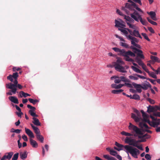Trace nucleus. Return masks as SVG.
<instances>
[{
  "label": "nucleus",
  "instance_id": "f257e3e1",
  "mask_svg": "<svg viewBox=\"0 0 160 160\" xmlns=\"http://www.w3.org/2000/svg\"><path fill=\"white\" fill-rule=\"evenodd\" d=\"M141 112L142 114L143 120L145 122H148L150 126L153 127H157L155 130H160V126L158 127L160 124V119H157L156 118L151 115L150 117L153 120L151 122L148 119V115L147 113L143 110H141Z\"/></svg>",
  "mask_w": 160,
  "mask_h": 160
},
{
  "label": "nucleus",
  "instance_id": "f03ea898",
  "mask_svg": "<svg viewBox=\"0 0 160 160\" xmlns=\"http://www.w3.org/2000/svg\"><path fill=\"white\" fill-rule=\"evenodd\" d=\"M141 112L142 114L143 120L145 122H148L150 126L153 127H157L155 130H160V126L158 127L160 124V119H157L156 118L151 115L150 117L153 120L151 122L148 119V115L147 113L143 110H141Z\"/></svg>",
  "mask_w": 160,
  "mask_h": 160
},
{
  "label": "nucleus",
  "instance_id": "7ed1b4c3",
  "mask_svg": "<svg viewBox=\"0 0 160 160\" xmlns=\"http://www.w3.org/2000/svg\"><path fill=\"white\" fill-rule=\"evenodd\" d=\"M112 49L115 52H119L118 54V55L124 57V59L126 61L131 62L133 61L132 59L129 57V56L132 57H135V54L131 51L128 50V51H126L124 49H121L116 47L113 48Z\"/></svg>",
  "mask_w": 160,
  "mask_h": 160
},
{
  "label": "nucleus",
  "instance_id": "20e7f679",
  "mask_svg": "<svg viewBox=\"0 0 160 160\" xmlns=\"http://www.w3.org/2000/svg\"><path fill=\"white\" fill-rule=\"evenodd\" d=\"M145 131H147L149 133H152V131H132L131 133L127 132L124 131L121 132V134L125 136H133L135 138H142L146 137L147 135V137L146 138H150V136L146 134H143Z\"/></svg>",
  "mask_w": 160,
  "mask_h": 160
},
{
  "label": "nucleus",
  "instance_id": "39448f33",
  "mask_svg": "<svg viewBox=\"0 0 160 160\" xmlns=\"http://www.w3.org/2000/svg\"><path fill=\"white\" fill-rule=\"evenodd\" d=\"M128 1L131 4L126 3L125 6L122 7V10L125 11L127 14L130 15L131 13H132L131 12H134L135 11H136L132 7L133 6H135L136 2L132 0H128Z\"/></svg>",
  "mask_w": 160,
  "mask_h": 160
},
{
  "label": "nucleus",
  "instance_id": "423d86ee",
  "mask_svg": "<svg viewBox=\"0 0 160 160\" xmlns=\"http://www.w3.org/2000/svg\"><path fill=\"white\" fill-rule=\"evenodd\" d=\"M130 16L132 18L137 22H138L139 20L142 24L144 25H146L148 23L146 20L142 19L141 15L136 11H135L132 13H131Z\"/></svg>",
  "mask_w": 160,
  "mask_h": 160
},
{
  "label": "nucleus",
  "instance_id": "0eeeda50",
  "mask_svg": "<svg viewBox=\"0 0 160 160\" xmlns=\"http://www.w3.org/2000/svg\"><path fill=\"white\" fill-rule=\"evenodd\" d=\"M134 112L136 114V115L133 113H131V118L134 119L136 122H139L141 119V114L140 112L137 109H134Z\"/></svg>",
  "mask_w": 160,
  "mask_h": 160
},
{
  "label": "nucleus",
  "instance_id": "6e6552de",
  "mask_svg": "<svg viewBox=\"0 0 160 160\" xmlns=\"http://www.w3.org/2000/svg\"><path fill=\"white\" fill-rule=\"evenodd\" d=\"M14 79L15 80L13 82V83L10 82L8 84H6V87L8 89H13L12 91L14 92H15V91L17 90V89H16L15 87L18 84V81L17 80V79Z\"/></svg>",
  "mask_w": 160,
  "mask_h": 160
},
{
  "label": "nucleus",
  "instance_id": "1a4fd4ad",
  "mask_svg": "<svg viewBox=\"0 0 160 160\" xmlns=\"http://www.w3.org/2000/svg\"><path fill=\"white\" fill-rule=\"evenodd\" d=\"M129 32L130 35L133 36L135 37H138L141 39H142V37L140 35L138 31L136 30H134L133 31L128 28H125Z\"/></svg>",
  "mask_w": 160,
  "mask_h": 160
},
{
  "label": "nucleus",
  "instance_id": "9d476101",
  "mask_svg": "<svg viewBox=\"0 0 160 160\" xmlns=\"http://www.w3.org/2000/svg\"><path fill=\"white\" fill-rule=\"evenodd\" d=\"M114 67L116 70L121 72H126L124 68L118 63H115Z\"/></svg>",
  "mask_w": 160,
  "mask_h": 160
},
{
  "label": "nucleus",
  "instance_id": "9b49d317",
  "mask_svg": "<svg viewBox=\"0 0 160 160\" xmlns=\"http://www.w3.org/2000/svg\"><path fill=\"white\" fill-rule=\"evenodd\" d=\"M114 80V82L116 83H119L121 81L125 82H128L129 80L124 76H118V78Z\"/></svg>",
  "mask_w": 160,
  "mask_h": 160
},
{
  "label": "nucleus",
  "instance_id": "f8f14e48",
  "mask_svg": "<svg viewBox=\"0 0 160 160\" xmlns=\"http://www.w3.org/2000/svg\"><path fill=\"white\" fill-rule=\"evenodd\" d=\"M117 12L120 15L123 16L124 17V18L127 21L130 22H132L134 21L129 16L125 15L124 14H122V13L119 10L117 9Z\"/></svg>",
  "mask_w": 160,
  "mask_h": 160
},
{
  "label": "nucleus",
  "instance_id": "ddd939ff",
  "mask_svg": "<svg viewBox=\"0 0 160 160\" xmlns=\"http://www.w3.org/2000/svg\"><path fill=\"white\" fill-rule=\"evenodd\" d=\"M37 139L41 142L43 143L44 141L43 137L41 135L40 131H34Z\"/></svg>",
  "mask_w": 160,
  "mask_h": 160
},
{
  "label": "nucleus",
  "instance_id": "4468645a",
  "mask_svg": "<svg viewBox=\"0 0 160 160\" xmlns=\"http://www.w3.org/2000/svg\"><path fill=\"white\" fill-rule=\"evenodd\" d=\"M130 153L132 155V156L135 158H137V155L139 153V151L138 150L135 148H132Z\"/></svg>",
  "mask_w": 160,
  "mask_h": 160
},
{
  "label": "nucleus",
  "instance_id": "2eb2a0df",
  "mask_svg": "<svg viewBox=\"0 0 160 160\" xmlns=\"http://www.w3.org/2000/svg\"><path fill=\"white\" fill-rule=\"evenodd\" d=\"M18 77V73L17 72L13 73L12 75L11 74L7 77V79L9 80L11 82H13V78L14 79H17Z\"/></svg>",
  "mask_w": 160,
  "mask_h": 160
},
{
  "label": "nucleus",
  "instance_id": "dca6fc26",
  "mask_svg": "<svg viewBox=\"0 0 160 160\" xmlns=\"http://www.w3.org/2000/svg\"><path fill=\"white\" fill-rule=\"evenodd\" d=\"M127 38L129 40H131V43L132 45L133 43H138L139 42V40L137 38L130 35L127 36Z\"/></svg>",
  "mask_w": 160,
  "mask_h": 160
},
{
  "label": "nucleus",
  "instance_id": "f3484780",
  "mask_svg": "<svg viewBox=\"0 0 160 160\" xmlns=\"http://www.w3.org/2000/svg\"><path fill=\"white\" fill-rule=\"evenodd\" d=\"M150 58L152 60H150L149 62L151 64H153L155 62H160V59L157 57L151 56Z\"/></svg>",
  "mask_w": 160,
  "mask_h": 160
},
{
  "label": "nucleus",
  "instance_id": "a211bd4d",
  "mask_svg": "<svg viewBox=\"0 0 160 160\" xmlns=\"http://www.w3.org/2000/svg\"><path fill=\"white\" fill-rule=\"evenodd\" d=\"M147 13L150 15L151 18L154 21H157V19L156 17V14L155 12L153 11L148 12Z\"/></svg>",
  "mask_w": 160,
  "mask_h": 160
},
{
  "label": "nucleus",
  "instance_id": "6ab92c4d",
  "mask_svg": "<svg viewBox=\"0 0 160 160\" xmlns=\"http://www.w3.org/2000/svg\"><path fill=\"white\" fill-rule=\"evenodd\" d=\"M133 86L136 88L137 91L139 93H141L142 92L141 85L139 84H137L135 83H132Z\"/></svg>",
  "mask_w": 160,
  "mask_h": 160
},
{
  "label": "nucleus",
  "instance_id": "aec40b11",
  "mask_svg": "<svg viewBox=\"0 0 160 160\" xmlns=\"http://www.w3.org/2000/svg\"><path fill=\"white\" fill-rule=\"evenodd\" d=\"M139 126L142 129H140V130H144L143 129L145 128L146 129H150L148 125L145 122H140L139 124ZM145 130H147V129H145Z\"/></svg>",
  "mask_w": 160,
  "mask_h": 160
},
{
  "label": "nucleus",
  "instance_id": "412c9836",
  "mask_svg": "<svg viewBox=\"0 0 160 160\" xmlns=\"http://www.w3.org/2000/svg\"><path fill=\"white\" fill-rule=\"evenodd\" d=\"M12 102L16 104H18V101L16 97L14 96H10L8 98Z\"/></svg>",
  "mask_w": 160,
  "mask_h": 160
},
{
  "label": "nucleus",
  "instance_id": "4be33fe9",
  "mask_svg": "<svg viewBox=\"0 0 160 160\" xmlns=\"http://www.w3.org/2000/svg\"><path fill=\"white\" fill-rule=\"evenodd\" d=\"M30 142L31 145L34 148H37L38 147V144L36 141L32 139H30Z\"/></svg>",
  "mask_w": 160,
  "mask_h": 160
},
{
  "label": "nucleus",
  "instance_id": "5701e85b",
  "mask_svg": "<svg viewBox=\"0 0 160 160\" xmlns=\"http://www.w3.org/2000/svg\"><path fill=\"white\" fill-rule=\"evenodd\" d=\"M128 128L130 130H141L137 127L133 125L131 122H129V125L128 126Z\"/></svg>",
  "mask_w": 160,
  "mask_h": 160
},
{
  "label": "nucleus",
  "instance_id": "b1692460",
  "mask_svg": "<svg viewBox=\"0 0 160 160\" xmlns=\"http://www.w3.org/2000/svg\"><path fill=\"white\" fill-rule=\"evenodd\" d=\"M156 111V108L155 107H154L149 105L148 107L147 112L148 113H150L151 112H153L154 111Z\"/></svg>",
  "mask_w": 160,
  "mask_h": 160
},
{
  "label": "nucleus",
  "instance_id": "393cba45",
  "mask_svg": "<svg viewBox=\"0 0 160 160\" xmlns=\"http://www.w3.org/2000/svg\"><path fill=\"white\" fill-rule=\"evenodd\" d=\"M124 85V84H120L118 85H116L115 84H112L111 85L112 87L113 88L118 89L121 88Z\"/></svg>",
  "mask_w": 160,
  "mask_h": 160
},
{
  "label": "nucleus",
  "instance_id": "a878e982",
  "mask_svg": "<svg viewBox=\"0 0 160 160\" xmlns=\"http://www.w3.org/2000/svg\"><path fill=\"white\" fill-rule=\"evenodd\" d=\"M33 120V121H32V122L34 123V124L36 126H40L41 123L39 121V120L35 117H33L32 118Z\"/></svg>",
  "mask_w": 160,
  "mask_h": 160
},
{
  "label": "nucleus",
  "instance_id": "bb28decb",
  "mask_svg": "<svg viewBox=\"0 0 160 160\" xmlns=\"http://www.w3.org/2000/svg\"><path fill=\"white\" fill-rule=\"evenodd\" d=\"M124 148L125 149V151L128 153L129 152L130 153V151H131L132 147L129 146L128 145H125L123 146Z\"/></svg>",
  "mask_w": 160,
  "mask_h": 160
},
{
  "label": "nucleus",
  "instance_id": "cd10ccee",
  "mask_svg": "<svg viewBox=\"0 0 160 160\" xmlns=\"http://www.w3.org/2000/svg\"><path fill=\"white\" fill-rule=\"evenodd\" d=\"M20 156L22 160H24L27 158V152L25 151L23 153L21 152L20 153Z\"/></svg>",
  "mask_w": 160,
  "mask_h": 160
},
{
  "label": "nucleus",
  "instance_id": "c85d7f7f",
  "mask_svg": "<svg viewBox=\"0 0 160 160\" xmlns=\"http://www.w3.org/2000/svg\"><path fill=\"white\" fill-rule=\"evenodd\" d=\"M13 154V152H9L6 153L5 155L6 156V158H7V159L10 160Z\"/></svg>",
  "mask_w": 160,
  "mask_h": 160
},
{
  "label": "nucleus",
  "instance_id": "c756f323",
  "mask_svg": "<svg viewBox=\"0 0 160 160\" xmlns=\"http://www.w3.org/2000/svg\"><path fill=\"white\" fill-rule=\"evenodd\" d=\"M125 28H124V29H122L119 28H118V30L123 32L125 35L126 37L127 38V36L128 35V33L127 31V30Z\"/></svg>",
  "mask_w": 160,
  "mask_h": 160
},
{
  "label": "nucleus",
  "instance_id": "7c9ffc66",
  "mask_svg": "<svg viewBox=\"0 0 160 160\" xmlns=\"http://www.w3.org/2000/svg\"><path fill=\"white\" fill-rule=\"evenodd\" d=\"M103 157L104 158L108 160H117L115 158L110 157L109 155H104Z\"/></svg>",
  "mask_w": 160,
  "mask_h": 160
},
{
  "label": "nucleus",
  "instance_id": "2f4dec72",
  "mask_svg": "<svg viewBox=\"0 0 160 160\" xmlns=\"http://www.w3.org/2000/svg\"><path fill=\"white\" fill-rule=\"evenodd\" d=\"M20 97H22V96L25 98L27 96H30L31 95L28 93H25L22 91H21L20 92Z\"/></svg>",
  "mask_w": 160,
  "mask_h": 160
},
{
  "label": "nucleus",
  "instance_id": "473e14b6",
  "mask_svg": "<svg viewBox=\"0 0 160 160\" xmlns=\"http://www.w3.org/2000/svg\"><path fill=\"white\" fill-rule=\"evenodd\" d=\"M132 68L133 69V70L136 72L140 73H142V72L141 70H140V69H138L135 67L132 66Z\"/></svg>",
  "mask_w": 160,
  "mask_h": 160
},
{
  "label": "nucleus",
  "instance_id": "72a5a7b5",
  "mask_svg": "<svg viewBox=\"0 0 160 160\" xmlns=\"http://www.w3.org/2000/svg\"><path fill=\"white\" fill-rule=\"evenodd\" d=\"M26 133L30 138H33L34 137V136L31 131H25Z\"/></svg>",
  "mask_w": 160,
  "mask_h": 160
},
{
  "label": "nucleus",
  "instance_id": "f704fd0d",
  "mask_svg": "<svg viewBox=\"0 0 160 160\" xmlns=\"http://www.w3.org/2000/svg\"><path fill=\"white\" fill-rule=\"evenodd\" d=\"M127 23L130 28H132L134 30H136L137 28V27L135 25L132 24L129 22H127Z\"/></svg>",
  "mask_w": 160,
  "mask_h": 160
},
{
  "label": "nucleus",
  "instance_id": "c9c22d12",
  "mask_svg": "<svg viewBox=\"0 0 160 160\" xmlns=\"http://www.w3.org/2000/svg\"><path fill=\"white\" fill-rule=\"evenodd\" d=\"M28 101L33 105H35L36 103L39 102V101L37 99H33L32 98H29L28 99Z\"/></svg>",
  "mask_w": 160,
  "mask_h": 160
},
{
  "label": "nucleus",
  "instance_id": "e433bc0d",
  "mask_svg": "<svg viewBox=\"0 0 160 160\" xmlns=\"http://www.w3.org/2000/svg\"><path fill=\"white\" fill-rule=\"evenodd\" d=\"M123 91L122 89H119L118 90H112V92L113 94H118Z\"/></svg>",
  "mask_w": 160,
  "mask_h": 160
},
{
  "label": "nucleus",
  "instance_id": "4c0bfd02",
  "mask_svg": "<svg viewBox=\"0 0 160 160\" xmlns=\"http://www.w3.org/2000/svg\"><path fill=\"white\" fill-rule=\"evenodd\" d=\"M35 111H29L28 112L30 114V115L34 117H38V115H37L36 113L34 112Z\"/></svg>",
  "mask_w": 160,
  "mask_h": 160
},
{
  "label": "nucleus",
  "instance_id": "58836bf2",
  "mask_svg": "<svg viewBox=\"0 0 160 160\" xmlns=\"http://www.w3.org/2000/svg\"><path fill=\"white\" fill-rule=\"evenodd\" d=\"M148 136L147 135L146 137H144L143 138H143L141 140H139L137 141L136 140V143L137 144H138V143L139 142H144L146 141V139H147L146 138V137H147Z\"/></svg>",
  "mask_w": 160,
  "mask_h": 160
},
{
  "label": "nucleus",
  "instance_id": "ea45409f",
  "mask_svg": "<svg viewBox=\"0 0 160 160\" xmlns=\"http://www.w3.org/2000/svg\"><path fill=\"white\" fill-rule=\"evenodd\" d=\"M131 99H133L135 100H139L140 99V97L138 94H134L132 97H131Z\"/></svg>",
  "mask_w": 160,
  "mask_h": 160
},
{
  "label": "nucleus",
  "instance_id": "a19ab883",
  "mask_svg": "<svg viewBox=\"0 0 160 160\" xmlns=\"http://www.w3.org/2000/svg\"><path fill=\"white\" fill-rule=\"evenodd\" d=\"M147 19L148 22H150V23H151V24H152V25H157V23L156 22H155L149 18L147 17Z\"/></svg>",
  "mask_w": 160,
  "mask_h": 160
},
{
  "label": "nucleus",
  "instance_id": "79ce46f5",
  "mask_svg": "<svg viewBox=\"0 0 160 160\" xmlns=\"http://www.w3.org/2000/svg\"><path fill=\"white\" fill-rule=\"evenodd\" d=\"M136 62L138 63V64L140 66H142L143 64H144L142 62V60L137 58H136Z\"/></svg>",
  "mask_w": 160,
  "mask_h": 160
},
{
  "label": "nucleus",
  "instance_id": "37998d69",
  "mask_svg": "<svg viewBox=\"0 0 160 160\" xmlns=\"http://www.w3.org/2000/svg\"><path fill=\"white\" fill-rule=\"evenodd\" d=\"M136 144H137L136 143V140L132 139L130 143H129V145L135 147V146H136Z\"/></svg>",
  "mask_w": 160,
  "mask_h": 160
},
{
  "label": "nucleus",
  "instance_id": "c03bdc74",
  "mask_svg": "<svg viewBox=\"0 0 160 160\" xmlns=\"http://www.w3.org/2000/svg\"><path fill=\"white\" fill-rule=\"evenodd\" d=\"M133 51L134 53H136L137 52H140L141 53H143L142 51L141 50L135 47L133 48Z\"/></svg>",
  "mask_w": 160,
  "mask_h": 160
},
{
  "label": "nucleus",
  "instance_id": "a18cd8bd",
  "mask_svg": "<svg viewBox=\"0 0 160 160\" xmlns=\"http://www.w3.org/2000/svg\"><path fill=\"white\" fill-rule=\"evenodd\" d=\"M115 26L116 27H122L121 26V23L119 22V21L117 20H115Z\"/></svg>",
  "mask_w": 160,
  "mask_h": 160
},
{
  "label": "nucleus",
  "instance_id": "49530a36",
  "mask_svg": "<svg viewBox=\"0 0 160 160\" xmlns=\"http://www.w3.org/2000/svg\"><path fill=\"white\" fill-rule=\"evenodd\" d=\"M27 107L30 109V110L29 111H35V110L36 109V108L35 107H32L29 104L27 105Z\"/></svg>",
  "mask_w": 160,
  "mask_h": 160
},
{
  "label": "nucleus",
  "instance_id": "de8ad7c7",
  "mask_svg": "<svg viewBox=\"0 0 160 160\" xmlns=\"http://www.w3.org/2000/svg\"><path fill=\"white\" fill-rule=\"evenodd\" d=\"M148 74L151 77L154 78H157V76L156 75H155L154 73L153 72H149L148 73Z\"/></svg>",
  "mask_w": 160,
  "mask_h": 160
},
{
  "label": "nucleus",
  "instance_id": "09e8293b",
  "mask_svg": "<svg viewBox=\"0 0 160 160\" xmlns=\"http://www.w3.org/2000/svg\"><path fill=\"white\" fill-rule=\"evenodd\" d=\"M115 63H118V64H121L122 65L124 64L123 61L120 58H118L117 59V60L116 62Z\"/></svg>",
  "mask_w": 160,
  "mask_h": 160
},
{
  "label": "nucleus",
  "instance_id": "8fccbe9b",
  "mask_svg": "<svg viewBox=\"0 0 160 160\" xmlns=\"http://www.w3.org/2000/svg\"><path fill=\"white\" fill-rule=\"evenodd\" d=\"M11 90H9V92H7L6 93V94L8 95H12V93L13 94H15L16 92L17 91H15V92H14L13 91V89H10Z\"/></svg>",
  "mask_w": 160,
  "mask_h": 160
},
{
  "label": "nucleus",
  "instance_id": "3c124183",
  "mask_svg": "<svg viewBox=\"0 0 160 160\" xmlns=\"http://www.w3.org/2000/svg\"><path fill=\"white\" fill-rule=\"evenodd\" d=\"M120 45L126 48H129L128 45L125 42H121L120 43Z\"/></svg>",
  "mask_w": 160,
  "mask_h": 160
},
{
  "label": "nucleus",
  "instance_id": "603ef678",
  "mask_svg": "<svg viewBox=\"0 0 160 160\" xmlns=\"http://www.w3.org/2000/svg\"><path fill=\"white\" fill-rule=\"evenodd\" d=\"M137 57H140L142 59H144V57L143 54H142V53H141L140 52H138L137 53Z\"/></svg>",
  "mask_w": 160,
  "mask_h": 160
},
{
  "label": "nucleus",
  "instance_id": "864d4df0",
  "mask_svg": "<svg viewBox=\"0 0 160 160\" xmlns=\"http://www.w3.org/2000/svg\"><path fill=\"white\" fill-rule=\"evenodd\" d=\"M18 155L19 153H17L14 154L12 158V160H17L18 159Z\"/></svg>",
  "mask_w": 160,
  "mask_h": 160
},
{
  "label": "nucleus",
  "instance_id": "5fc2aeb1",
  "mask_svg": "<svg viewBox=\"0 0 160 160\" xmlns=\"http://www.w3.org/2000/svg\"><path fill=\"white\" fill-rule=\"evenodd\" d=\"M132 139L131 138H130L127 137L125 139V142L129 144V143H130Z\"/></svg>",
  "mask_w": 160,
  "mask_h": 160
},
{
  "label": "nucleus",
  "instance_id": "6e6d98bb",
  "mask_svg": "<svg viewBox=\"0 0 160 160\" xmlns=\"http://www.w3.org/2000/svg\"><path fill=\"white\" fill-rule=\"evenodd\" d=\"M142 35L144 37V38L148 41H150V39L149 38L147 34L145 33H142Z\"/></svg>",
  "mask_w": 160,
  "mask_h": 160
},
{
  "label": "nucleus",
  "instance_id": "4d7b16f0",
  "mask_svg": "<svg viewBox=\"0 0 160 160\" xmlns=\"http://www.w3.org/2000/svg\"><path fill=\"white\" fill-rule=\"evenodd\" d=\"M147 100L151 104H154L155 103L154 100L150 98H148L147 99Z\"/></svg>",
  "mask_w": 160,
  "mask_h": 160
},
{
  "label": "nucleus",
  "instance_id": "13d9d810",
  "mask_svg": "<svg viewBox=\"0 0 160 160\" xmlns=\"http://www.w3.org/2000/svg\"><path fill=\"white\" fill-rule=\"evenodd\" d=\"M110 154L112 155L116 156L117 154V152L114 150H112V151H110Z\"/></svg>",
  "mask_w": 160,
  "mask_h": 160
},
{
  "label": "nucleus",
  "instance_id": "bf43d9fd",
  "mask_svg": "<svg viewBox=\"0 0 160 160\" xmlns=\"http://www.w3.org/2000/svg\"><path fill=\"white\" fill-rule=\"evenodd\" d=\"M129 78L131 79H133L134 80H137L138 79V77L132 75L129 76Z\"/></svg>",
  "mask_w": 160,
  "mask_h": 160
},
{
  "label": "nucleus",
  "instance_id": "052dcab7",
  "mask_svg": "<svg viewBox=\"0 0 160 160\" xmlns=\"http://www.w3.org/2000/svg\"><path fill=\"white\" fill-rule=\"evenodd\" d=\"M145 157L147 160H151V156L149 154H146L145 156Z\"/></svg>",
  "mask_w": 160,
  "mask_h": 160
},
{
  "label": "nucleus",
  "instance_id": "680f3d73",
  "mask_svg": "<svg viewBox=\"0 0 160 160\" xmlns=\"http://www.w3.org/2000/svg\"><path fill=\"white\" fill-rule=\"evenodd\" d=\"M133 8H135L138 11L142 13L143 12L142 10L140 8L138 7V6L136 4L135 6H133Z\"/></svg>",
  "mask_w": 160,
  "mask_h": 160
},
{
  "label": "nucleus",
  "instance_id": "e2e57ef3",
  "mask_svg": "<svg viewBox=\"0 0 160 160\" xmlns=\"http://www.w3.org/2000/svg\"><path fill=\"white\" fill-rule=\"evenodd\" d=\"M151 83H152L153 85H155L156 84V82L155 81H156V80H153L150 78L147 79Z\"/></svg>",
  "mask_w": 160,
  "mask_h": 160
},
{
  "label": "nucleus",
  "instance_id": "0e129e2a",
  "mask_svg": "<svg viewBox=\"0 0 160 160\" xmlns=\"http://www.w3.org/2000/svg\"><path fill=\"white\" fill-rule=\"evenodd\" d=\"M115 36L117 38L119 39L121 41H123V42H125V40L123 38H122V37H121L120 36H119L118 35L115 34Z\"/></svg>",
  "mask_w": 160,
  "mask_h": 160
},
{
  "label": "nucleus",
  "instance_id": "69168bd1",
  "mask_svg": "<svg viewBox=\"0 0 160 160\" xmlns=\"http://www.w3.org/2000/svg\"><path fill=\"white\" fill-rule=\"evenodd\" d=\"M21 69V68L17 67H14L12 68V70L13 72H15L16 71H18Z\"/></svg>",
  "mask_w": 160,
  "mask_h": 160
},
{
  "label": "nucleus",
  "instance_id": "338daca9",
  "mask_svg": "<svg viewBox=\"0 0 160 160\" xmlns=\"http://www.w3.org/2000/svg\"><path fill=\"white\" fill-rule=\"evenodd\" d=\"M115 145L118 147L121 148L123 147V146L122 144H121L117 142H115Z\"/></svg>",
  "mask_w": 160,
  "mask_h": 160
},
{
  "label": "nucleus",
  "instance_id": "774afa93",
  "mask_svg": "<svg viewBox=\"0 0 160 160\" xmlns=\"http://www.w3.org/2000/svg\"><path fill=\"white\" fill-rule=\"evenodd\" d=\"M153 115L156 117H160V112H154Z\"/></svg>",
  "mask_w": 160,
  "mask_h": 160
}]
</instances>
